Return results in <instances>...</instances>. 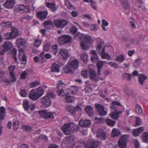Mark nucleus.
<instances>
[{
  "label": "nucleus",
  "mask_w": 148,
  "mask_h": 148,
  "mask_svg": "<svg viewBox=\"0 0 148 148\" xmlns=\"http://www.w3.org/2000/svg\"><path fill=\"white\" fill-rule=\"evenodd\" d=\"M75 125L73 123L71 122L69 124H66L62 127V129L65 135H68L71 134L73 132L74 127Z\"/></svg>",
  "instance_id": "f257e3e1"
},
{
  "label": "nucleus",
  "mask_w": 148,
  "mask_h": 148,
  "mask_svg": "<svg viewBox=\"0 0 148 148\" xmlns=\"http://www.w3.org/2000/svg\"><path fill=\"white\" fill-rule=\"evenodd\" d=\"M18 34V30L15 27L11 28V32L6 33L4 34L5 38L7 40H11L15 38Z\"/></svg>",
  "instance_id": "f03ea898"
},
{
  "label": "nucleus",
  "mask_w": 148,
  "mask_h": 148,
  "mask_svg": "<svg viewBox=\"0 0 148 148\" xmlns=\"http://www.w3.org/2000/svg\"><path fill=\"white\" fill-rule=\"evenodd\" d=\"M3 47V50H0V55H3L5 53L9 51L13 47V44L11 41H5L1 46Z\"/></svg>",
  "instance_id": "7ed1b4c3"
},
{
  "label": "nucleus",
  "mask_w": 148,
  "mask_h": 148,
  "mask_svg": "<svg viewBox=\"0 0 148 148\" xmlns=\"http://www.w3.org/2000/svg\"><path fill=\"white\" fill-rule=\"evenodd\" d=\"M68 66L73 70L77 69L79 66V62L78 60L76 58H71L68 62Z\"/></svg>",
  "instance_id": "20e7f679"
},
{
  "label": "nucleus",
  "mask_w": 148,
  "mask_h": 148,
  "mask_svg": "<svg viewBox=\"0 0 148 148\" xmlns=\"http://www.w3.org/2000/svg\"><path fill=\"white\" fill-rule=\"evenodd\" d=\"M38 113L40 116L44 119H48L54 118L52 113L51 112H48L46 110L39 111Z\"/></svg>",
  "instance_id": "39448f33"
},
{
  "label": "nucleus",
  "mask_w": 148,
  "mask_h": 148,
  "mask_svg": "<svg viewBox=\"0 0 148 148\" xmlns=\"http://www.w3.org/2000/svg\"><path fill=\"white\" fill-rule=\"evenodd\" d=\"M68 23V22L64 19L54 20V24L57 28H63Z\"/></svg>",
  "instance_id": "423d86ee"
},
{
  "label": "nucleus",
  "mask_w": 148,
  "mask_h": 148,
  "mask_svg": "<svg viewBox=\"0 0 148 148\" xmlns=\"http://www.w3.org/2000/svg\"><path fill=\"white\" fill-rule=\"evenodd\" d=\"M95 106L98 113L101 116H104L107 114V111L104 110L103 106L99 104H95Z\"/></svg>",
  "instance_id": "0eeeda50"
},
{
  "label": "nucleus",
  "mask_w": 148,
  "mask_h": 148,
  "mask_svg": "<svg viewBox=\"0 0 148 148\" xmlns=\"http://www.w3.org/2000/svg\"><path fill=\"white\" fill-rule=\"evenodd\" d=\"M71 38V36L69 35H64L59 38V42L61 44L69 43L70 42Z\"/></svg>",
  "instance_id": "6e6552de"
},
{
  "label": "nucleus",
  "mask_w": 148,
  "mask_h": 148,
  "mask_svg": "<svg viewBox=\"0 0 148 148\" xmlns=\"http://www.w3.org/2000/svg\"><path fill=\"white\" fill-rule=\"evenodd\" d=\"M29 10L30 9L28 6L25 5H17L16 7V11L21 13L27 12L29 11Z\"/></svg>",
  "instance_id": "1a4fd4ad"
},
{
  "label": "nucleus",
  "mask_w": 148,
  "mask_h": 148,
  "mask_svg": "<svg viewBox=\"0 0 148 148\" xmlns=\"http://www.w3.org/2000/svg\"><path fill=\"white\" fill-rule=\"evenodd\" d=\"M96 136L100 140H104L106 138V133L102 129H100L97 132Z\"/></svg>",
  "instance_id": "9d476101"
},
{
  "label": "nucleus",
  "mask_w": 148,
  "mask_h": 148,
  "mask_svg": "<svg viewBox=\"0 0 148 148\" xmlns=\"http://www.w3.org/2000/svg\"><path fill=\"white\" fill-rule=\"evenodd\" d=\"M127 137L125 135H123L120 138L118 144L121 148H126L127 142Z\"/></svg>",
  "instance_id": "9b49d317"
},
{
  "label": "nucleus",
  "mask_w": 148,
  "mask_h": 148,
  "mask_svg": "<svg viewBox=\"0 0 148 148\" xmlns=\"http://www.w3.org/2000/svg\"><path fill=\"white\" fill-rule=\"evenodd\" d=\"M41 102L43 107L47 108L51 105V101L49 97L47 96L42 97Z\"/></svg>",
  "instance_id": "f8f14e48"
},
{
  "label": "nucleus",
  "mask_w": 148,
  "mask_h": 148,
  "mask_svg": "<svg viewBox=\"0 0 148 148\" xmlns=\"http://www.w3.org/2000/svg\"><path fill=\"white\" fill-rule=\"evenodd\" d=\"M19 58L21 63L22 64H25L27 62V58L24 54L23 50L20 49L19 51Z\"/></svg>",
  "instance_id": "ddd939ff"
},
{
  "label": "nucleus",
  "mask_w": 148,
  "mask_h": 148,
  "mask_svg": "<svg viewBox=\"0 0 148 148\" xmlns=\"http://www.w3.org/2000/svg\"><path fill=\"white\" fill-rule=\"evenodd\" d=\"M47 15V12L46 11L40 12L37 13L38 17L41 21H43L45 20Z\"/></svg>",
  "instance_id": "4468645a"
},
{
  "label": "nucleus",
  "mask_w": 148,
  "mask_h": 148,
  "mask_svg": "<svg viewBox=\"0 0 148 148\" xmlns=\"http://www.w3.org/2000/svg\"><path fill=\"white\" fill-rule=\"evenodd\" d=\"M144 127H141L134 130L132 132L133 135L134 137H137L144 131Z\"/></svg>",
  "instance_id": "2eb2a0df"
},
{
  "label": "nucleus",
  "mask_w": 148,
  "mask_h": 148,
  "mask_svg": "<svg viewBox=\"0 0 148 148\" xmlns=\"http://www.w3.org/2000/svg\"><path fill=\"white\" fill-rule=\"evenodd\" d=\"M60 54L62 56L64 60H66L69 56V51L65 49H60Z\"/></svg>",
  "instance_id": "dca6fc26"
},
{
  "label": "nucleus",
  "mask_w": 148,
  "mask_h": 148,
  "mask_svg": "<svg viewBox=\"0 0 148 148\" xmlns=\"http://www.w3.org/2000/svg\"><path fill=\"white\" fill-rule=\"evenodd\" d=\"M15 3V0H6L3 5L7 8H11L14 6Z\"/></svg>",
  "instance_id": "f3484780"
},
{
  "label": "nucleus",
  "mask_w": 148,
  "mask_h": 148,
  "mask_svg": "<svg viewBox=\"0 0 148 148\" xmlns=\"http://www.w3.org/2000/svg\"><path fill=\"white\" fill-rule=\"evenodd\" d=\"M29 98L33 100H36L40 98L35 91L32 90L30 91L29 95Z\"/></svg>",
  "instance_id": "a211bd4d"
},
{
  "label": "nucleus",
  "mask_w": 148,
  "mask_h": 148,
  "mask_svg": "<svg viewBox=\"0 0 148 148\" xmlns=\"http://www.w3.org/2000/svg\"><path fill=\"white\" fill-rule=\"evenodd\" d=\"M89 75L91 79H92L95 80H97L98 79V76L95 70L92 69H90L89 71Z\"/></svg>",
  "instance_id": "6ab92c4d"
},
{
  "label": "nucleus",
  "mask_w": 148,
  "mask_h": 148,
  "mask_svg": "<svg viewBox=\"0 0 148 148\" xmlns=\"http://www.w3.org/2000/svg\"><path fill=\"white\" fill-rule=\"evenodd\" d=\"M80 46L83 50H87L90 47V44L84 40H82L80 42Z\"/></svg>",
  "instance_id": "aec40b11"
},
{
  "label": "nucleus",
  "mask_w": 148,
  "mask_h": 148,
  "mask_svg": "<svg viewBox=\"0 0 148 148\" xmlns=\"http://www.w3.org/2000/svg\"><path fill=\"white\" fill-rule=\"evenodd\" d=\"M91 123V121L89 120H81L79 122V123L81 126L83 127H88Z\"/></svg>",
  "instance_id": "412c9836"
},
{
  "label": "nucleus",
  "mask_w": 148,
  "mask_h": 148,
  "mask_svg": "<svg viewBox=\"0 0 148 148\" xmlns=\"http://www.w3.org/2000/svg\"><path fill=\"white\" fill-rule=\"evenodd\" d=\"M105 63H106V62L105 61L99 60L97 62L96 66L97 68L98 73L99 75H100L101 69L102 68L103 64Z\"/></svg>",
  "instance_id": "4be33fe9"
},
{
  "label": "nucleus",
  "mask_w": 148,
  "mask_h": 148,
  "mask_svg": "<svg viewBox=\"0 0 148 148\" xmlns=\"http://www.w3.org/2000/svg\"><path fill=\"white\" fill-rule=\"evenodd\" d=\"M44 52L42 53L40 56V58H39L37 56L34 57L33 58V59L35 62L37 63L40 60L41 61L42 63H43L45 62V57L44 56Z\"/></svg>",
  "instance_id": "5701e85b"
},
{
  "label": "nucleus",
  "mask_w": 148,
  "mask_h": 148,
  "mask_svg": "<svg viewBox=\"0 0 148 148\" xmlns=\"http://www.w3.org/2000/svg\"><path fill=\"white\" fill-rule=\"evenodd\" d=\"M99 145V142L98 141H95L89 144L86 145V148H96Z\"/></svg>",
  "instance_id": "b1692460"
},
{
  "label": "nucleus",
  "mask_w": 148,
  "mask_h": 148,
  "mask_svg": "<svg viewBox=\"0 0 148 148\" xmlns=\"http://www.w3.org/2000/svg\"><path fill=\"white\" fill-rule=\"evenodd\" d=\"M85 110L89 116H91L94 114L93 109L91 106H87L86 107Z\"/></svg>",
  "instance_id": "393cba45"
},
{
  "label": "nucleus",
  "mask_w": 148,
  "mask_h": 148,
  "mask_svg": "<svg viewBox=\"0 0 148 148\" xmlns=\"http://www.w3.org/2000/svg\"><path fill=\"white\" fill-rule=\"evenodd\" d=\"M16 43L18 47L21 46L25 47L26 43V42L24 39L22 38L17 39Z\"/></svg>",
  "instance_id": "a878e982"
},
{
  "label": "nucleus",
  "mask_w": 148,
  "mask_h": 148,
  "mask_svg": "<svg viewBox=\"0 0 148 148\" xmlns=\"http://www.w3.org/2000/svg\"><path fill=\"white\" fill-rule=\"evenodd\" d=\"M105 47H104L102 49L101 53V57L103 59L109 60L110 59L111 57L108 53L105 52Z\"/></svg>",
  "instance_id": "bb28decb"
},
{
  "label": "nucleus",
  "mask_w": 148,
  "mask_h": 148,
  "mask_svg": "<svg viewBox=\"0 0 148 148\" xmlns=\"http://www.w3.org/2000/svg\"><path fill=\"white\" fill-rule=\"evenodd\" d=\"M46 6L49 8L53 12H55L57 10V8L55 6V3H47L46 4Z\"/></svg>",
  "instance_id": "cd10ccee"
},
{
  "label": "nucleus",
  "mask_w": 148,
  "mask_h": 148,
  "mask_svg": "<svg viewBox=\"0 0 148 148\" xmlns=\"http://www.w3.org/2000/svg\"><path fill=\"white\" fill-rule=\"evenodd\" d=\"M13 127V129L16 130L18 128L19 123L18 119L15 117L12 118Z\"/></svg>",
  "instance_id": "c85d7f7f"
},
{
  "label": "nucleus",
  "mask_w": 148,
  "mask_h": 148,
  "mask_svg": "<svg viewBox=\"0 0 148 148\" xmlns=\"http://www.w3.org/2000/svg\"><path fill=\"white\" fill-rule=\"evenodd\" d=\"M122 112L121 111H119L116 112H114L109 114L110 116L112 119L117 120L119 117V114Z\"/></svg>",
  "instance_id": "c756f323"
},
{
  "label": "nucleus",
  "mask_w": 148,
  "mask_h": 148,
  "mask_svg": "<svg viewBox=\"0 0 148 148\" xmlns=\"http://www.w3.org/2000/svg\"><path fill=\"white\" fill-rule=\"evenodd\" d=\"M51 70L52 72H59L60 71L59 67L58 64L54 63L51 65Z\"/></svg>",
  "instance_id": "7c9ffc66"
},
{
  "label": "nucleus",
  "mask_w": 148,
  "mask_h": 148,
  "mask_svg": "<svg viewBox=\"0 0 148 148\" xmlns=\"http://www.w3.org/2000/svg\"><path fill=\"white\" fill-rule=\"evenodd\" d=\"M73 70L71 69L67 64L63 68V72L66 74L69 73H72L73 72Z\"/></svg>",
  "instance_id": "2f4dec72"
},
{
  "label": "nucleus",
  "mask_w": 148,
  "mask_h": 148,
  "mask_svg": "<svg viewBox=\"0 0 148 148\" xmlns=\"http://www.w3.org/2000/svg\"><path fill=\"white\" fill-rule=\"evenodd\" d=\"M112 105L111 106V108L112 109L114 110L115 112H116L119 111L117 110V108L118 106H120L121 104L120 102L116 101H113L112 102Z\"/></svg>",
  "instance_id": "473e14b6"
},
{
  "label": "nucleus",
  "mask_w": 148,
  "mask_h": 148,
  "mask_svg": "<svg viewBox=\"0 0 148 148\" xmlns=\"http://www.w3.org/2000/svg\"><path fill=\"white\" fill-rule=\"evenodd\" d=\"M143 142L148 143V133L147 132H144L141 136H140Z\"/></svg>",
  "instance_id": "72a5a7b5"
},
{
  "label": "nucleus",
  "mask_w": 148,
  "mask_h": 148,
  "mask_svg": "<svg viewBox=\"0 0 148 148\" xmlns=\"http://www.w3.org/2000/svg\"><path fill=\"white\" fill-rule=\"evenodd\" d=\"M138 78L139 83L140 85L142 86L143 84V82L146 79L147 77L143 74H140L138 76Z\"/></svg>",
  "instance_id": "f704fd0d"
},
{
  "label": "nucleus",
  "mask_w": 148,
  "mask_h": 148,
  "mask_svg": "<svg viewBox=\"0 0 148 148\" xmlns=\"http://www.w3.org/2000/svg\"><path fill=\"white\" fill-rule=\"evenodd\" d=\"M121 134L120 131L116 128H114L112 129V136L114 138L116 136H117Z\"/></svg>",
  "instance_id": "c9c22d12"
},
{
  "label": "nucleus",
  "mask_w": 148,
  "mask_h": 148,
  "mask_svg": "<svg viewBox=\"0 0 148 148\" xmlns=\"http://www.w3.org/2000/svg\"><path fill=\"white\" fill-rule=\"evenodd\" d=\"M121 76L122 77V79H126L127 81H130L132 79V75L129 73H123Z\"/></svg>",
  "instance_id": "e433bc0d"
},
{
  "label": "nucleus",
  "mask_w": 148,
  "mask_h": 148,
  "mask_svg": "<svg viewBox=\"0 0 148 148\" xmlns=\"http://www.w3.org/2000/svg\"><path fill=\"white\" fill-rule=\"evenodd\" d=\"M125 60V57L123 55H121L116 56L115 61L119 63L122 62Z\"/></svg>",
  "instance_id": "4c0bfd02"
},
{
  "label": "nucleus",
  "mask_w": 148,
  "mask_h": 148,
  "mask_svg": "<svg viewBox=\"0 0 148 148\" xmlns=\"http://www.w3.org/2000/svg\"><path fill=\"white\" fill-rule=\"evenodd\" d=\"M75 107L73 106H68L66 108V110L71 114L75 115Z\"/></svg>",
  "instance_id": "58836bf2"
},
{
  "label": "nucleus",
  "mask_w": 148,
  "mask_h": 148,
  "mask_svg": "<svg viewBox=\"0 0 148 148\" xmlns=\"http://www.w3.org/2000/svg\"><path fill=\"white\" fill-rule=\"evenodd\" d=\"M120 1L125 10H127L129 8L128 1L127 0H120Z\"/></svg>",
  "instance_id": "ea45409f"
},
{
  "label": "nucleus",
  "mask_w": 148,
  "mask_h": 148,
  "mask_svg": "<svg viewBox=\"0 0 148 148\" xmlns=\"http://www.w3.org/2000/svg\"><path fill=\"white\" fill-rule=\"evenodd\" d=\"M84 39L85 40H86L85 41L88 42L89 44L95 40V38L93 39L91 36L88 34L85 35Z\"/></svg>",
  "instance_id": "a19ab883"
},
{
  "label": "nucleus",
  "mask_w": 148,
  "mask_h": 148,
  "mask_svg": "<svg viewBox=\"0 0 148 148\" xmlns=\"http://www.w3.org/2000/svg\"><path fill=\"white\" fill-rule=\"evenodd\" d=\"M35 91L38 95H39L40 97H41L44 94V91L42 87H39Z\"/></svg>",
  "instance_id": "79ce46f5"
},
{
  "label": "nucleus",
  "mask_w": 148,
  "mask_h": 148,
  "mask_svg": "<svg viewBox=\"0 0 148 148\" xmlns=\"http://www.w3.org/2000/svg\"><path fill=\"white\" fill-rule=\"evenodd\" d=\"M65 100L66 102L68 103H72L74 100L73 97L69 95L68 93H66L65 95Z\"/></svg>",
  "instance_id": "37998d69"
},
{
  "label": "nucleus",
  "mask_w": 148,
  "mask_h": 148,
  "mask_svg": "<svg viewBox=\"0 0 148 148\" xmlns=\"http://www.w3.org/2000/svg\"><path fill=\"white\" fill-rule=\"evenodd\" d=\"M42 43V41L40 39L35 38L34 41V47H38Z\"/></svg>",
  "instance_id": "c03bdc74"
},
{
  "label": "nucleus",
  "mask_w": 148,
  "mask_h": 148,
  "mask_svg": "<svg viewBox=\"0 0 148 148\" xmlns=\"http://www.w3.org/2000/svg\"><path fill=\"white\" fill-rule=\"evenodd\" d=\"M65 5L69 9L73 10H75V8L67 0H65Z\"/></svg>",
  "instance_id": "a18cd8bd"
},
{
  "label": "nucleus",
  "mask_w": 148,
  "mask_h": 148,
  "mask_svg": "<svg viewBox=\"0 0 148 148\" xmlns=\"http://www.w3.org/2000/svg\"><path fill=\"white\" fill-rule=\"evenodd\" d=\"M135 110L136 112L138 114H141L143 112V110L141 107L138 104L136 105Z\"/></svg>",
  "instance_id": "49530a36"
},
{
  "label": "nucleus",
  "mask_w": 148,
  "mask_h": 148,
  "mask_svg": "<svg viewBox=\"0 0 148 148\" xmlns=\"http://www.w3.org/2000/svg\"><path fill=\"white\" fill-rule=\"evenodd\" d=\"M80 58L85 63L87 62L88 55L86 53L82 54L80 56Z\"/></svg>",
  "instance_id": "de8ad7c7"
},
{
  "label": "nucleus",
  "mask_w": 148,
  "mask_h": 148,
  "mask_svg": "<svg viewBox=\"0 0 148 148\" xmlns=\"http://www.w3.org/2000/svg\"><path fill=\"white\" fill-rule=\"evenodd\" d=\"M106 122L107 125L109 126L113 127L116 123V122L109 119H107L106 120Z\"/></svg>",
  "instance_id": "09e8293b"
},
{
  "label": "nucleus",
  "mask_w": 148,
  "mask_h": 148,
  "mask_svg": "<svg viewBox=\"0 0 148 148\" xmlns=\"http://www.w3.org/2000/svg\"><path fill=\"white\" fill-rule=\"evenodd\" d=\"M85 35L78 33L77 34L75 35L74 36V38L76 40L83 39H84Z\"/></svg>",
  "instance_id": "8fccbe9b"
},
{
  "label": "nucleus",
  "mask_w": 148,
  "mask_h": 148,
  "mask_svg": "<svg viewBox=\"0 0 148 148\" xmlns=\"http://www.w3.org/2000/svg\"><path fill=\"white\" fill-rule=\"evenodd\" d=\"M40 83L39 82L35 81L31 83L30 84V86L31 88H34L37 86L40 85Z\"/></svg>",
  "instance_id": "3c124183"
},
{
  "label": "nucleus",
  "mask_w": 148,
  "mask_h": 148,
  "mask_svg": "<svg viewBox=\"0 0 148 148\" xmlns=\"http://www.w3.org/2000/svg\"><path fill=\"white\" fill-rule=\"evenodd\" d=\"M28 71L26 70L22 72L20 76V78L21 79H25L26 78V76L28 75Z\"/></svg>",
  "instance_id": "603ef678"
},
{
  "label": "nucleus",
  "mask_w": 148,
  "mask_h": 148,
  "mask_svg": "<svg viewBox=\"0 0 148 148\" xmlns=\"http://www.w3.org/2000/svg\"><path fill=\"white\" fill-rule=\"evenodd\" d=\"M142 120L139 117H136V124L135 125V126L137 127L140 125L142 123Z\"/></svg>",
  "instance_id": "864d4df0"
},
{
  "label": "nucleus",
  "mask_w": 148,
  "mask_h": 148,
  "mask_svg": "<svg viewBox=\"0 0 148 148\" xmlns=\"http://www.w3.org/2000/svg\"><path fill=\"white\" fill-rule=\"evenodd\" d=\"M140 64V58H138L134 62L133 66L134 67L136 68L138 67Z\"/></svg>",
  "instance_id": "5fc2aeb1"
},
{
  "label": "nucleus",
  "mask_w": 148,
  "mask_h": 148,
  "mask_svg": "<svg viewBox=\"0 0 148 148\" xmlns=\"http://www.w3.org/2000/svg\"><path fill=\"white\" fill-rule=\"evenodd\" d=\"M11 53L12 55L14 56V60L16 63H17V59L15 56V55L16 54L17 50L15 48H13L11 50Z\"/></svg>",
  "instance_id": "6e6d98bb"
},
{
  "label": "nucleus",
  "mask_w": 148,
  "mask_h": 148,
  "mask_svg": "<svg viewBox=\"0 0 148 148\" xmlns=\"http://www.w3.org/2000/svg\"><path fill=\"white\" fill-rule=\"evenodd\" d=\"M103 43V42H101L97 46L96 49L99 54L100 53L101 49Z\"/></svg>",
  "instance_id": "4d7b16f0"
},
{
  "label": "nucleus",
  "mask_w": 148,
  "mask_h": 148,
  "mask_svg": "<svg viewBox=\"0 0 148 148\" xmlns=\"http://www.w3.org/2000/svg\"><path fill=\"white\" fill-rule=\"evenodd\" d=\"M50 47V44L48 43L46 44L43 47V50L46 51H48Z\"/></svg>",
  "instance_id": "13d9d810"
},
{
  "label": "nucleus",
  "mask_w": 148,
  "mask_h": 148,
  "mask_svg": "<svg viewBox=\"0 0 148 148\" xmlns=\"http://www.w3.org/2000/svg\"><path fill=\"white\" fill-rule=\"evenodd\" d=\"M73 139L72 138L69 137L66 138V143L69 145H72L71 144L73 143Z\"/></svg>",
  "instance_id": "bf43d9fd"
},
{
  "label": "nucleus",
  "mask_w": 148,
  "mask_h": 148,
  "mask_svg": "<svg viewBox=\"0 0 148 148\" xmlns=\"http://www.w3.org/2000/svg\"><path fill=\"white\" fill-rule=\"evenodd\" d=\"M2 26L3 27H11L12 24L10 22L8 21L7 22H4L2 24Z\"/></svg>",
  "instance_id": "052dcab7"
},
{
  "label": "nucleus",
  "mask_w": 148,
  "mask_h": 148,
  "mask_svg": "<svg viewBox=\"0 0 148 148\" xmlns=\"http://www.w3.org/2000/svg\"><path fill=\"white\" fill-rule=\"evenodd\" d=\"M23 106L25 110H29V102L28 101H26L23 103Z\"/></svg>",
  "instance_id": "680f3d73"
},
{
  "label": "nucleus",
  "mask_w": 148,
  "mask_h": 148,
  "mask_svg": "<svg viewBox=\"0 0 148 148\" xmlns=\"http://www.w3.org/2000/svg\"><path fill=\"white\" fill-rule=\"evenodd\" d=\"M10 79L12 82H15L16 81V78L14 74H10Z\"/></svg>",
  "instance_id": "e2e57ef3"
},
{
  "label": "nucleus",
  "mask_w": 148,
  "mask_h": 148,
  "mask_svg": "<svg viewBox=\"0 0 148 148\" xmlns=\"http://www.w3.org/2000/svg\"><path fill=\"white\" fill-rule=\"evenodd\" d=\"M52 48L53 54L54 55L56 54L58 49V45H53L52 47Z\"/></svg>",
  "instance_id": "0e129e2a"
},
{
  "label": "nucleus",
  "mask_w": 148,
  "mask_h": 148,
  "mask_svg": "<svg viewBox=\"0 0 148 148\" xmlns=\"http://www.w3.org/2000/svg\"><path fill=\"white\" fill-rule=\"evenodd\" d=\"M109 64L111 67L115 68H118L119 67V65L117 63L114 62H111L109 63Z\"/></svg>",
  "instance_id": "69168bd1"
},
{
  "label": "nucleus",
  "mask_w": 148,
  "mask_h": 148,
  "mask_svg": "<svg viewBox=\"0 0 148 148\" xmlns=\"http://www.w3.org/2000/svg\"><path fill=\"white\" fill-rule=\"evenodd\" d=\"M95 119L97 120V122L98 124L102 123L104 121V119L101 117L99 118L95 117Z\"/></svg>",
  "instance_id": "338daca9"
},
{
  "label": "nucleus",
  "mask_w": 148,
  "mask_h": 148,
  "mask_svg": "<svg viewBox=\"0 0 148 148\" xmlns=\"http://www.w3.org/2000/svg\"><path fill=\"white\" fill-rule=\"evenodd\" d=\"M91 60L93 63L98 61L99 58L98 56H93L91 58Z\"/></svg>",
  "instance_id": "774afa93"
}]
</instances>
